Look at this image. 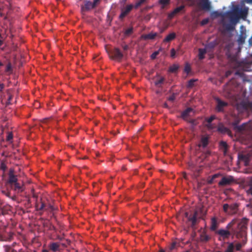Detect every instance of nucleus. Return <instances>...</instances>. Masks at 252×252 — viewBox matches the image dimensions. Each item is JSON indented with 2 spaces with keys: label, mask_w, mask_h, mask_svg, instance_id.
<instances>
[{
  "label": "nucleus",
  "mask_w": 252,
  "mask_h": 252,
  "mask_svg": "<svg viewBox=\"0 0 252 252\" xmlns=\"http://www.w3.org/2000/svg\"><path fill=\"white\" fill-rule=\"evenodd\" d=\"M237 220L233 219L226 226V229H220L216 231V234L219 235L218 240L220 241H224L228 239L231 234L235 235L237 238L243 237L246 235L247 229V220L244 219L238 223L236 228L233 225L236 222Z\"/></svg>",
  "instance_id": "f257e3e1"
},
{
  "label": "nucleus",
  "mask_w": 252,
  "mask_h": 252,
  "mask_svg": "<svg viewBox=\"0 0 252 252\" xmlns=\"http://www.w3.org/2000/svg\"><path fill=\"white\" fill-rule=\"evenodd\" d=\"M249 8L244 7L240 8L238 5H233L232 11L226 12L227 16L237 23L240 18L245 19L248 15Z\"/></svg>",
  "instance_id": "f03ea898"
},
{
  "label": "nucleus",
  "mask_w": 252,
  "mask_h": 252,
  "mask_svg": "<svg viewBox=\"0 0 252 252\" xmlns=\"http://www.w3.org/2000/svg\"><path fill=\"white\" fill-rule=\"evenodd\" d=\"M202 165H197L196 163L190 161L188 163V169L191 171V175L197 178L202 169Z\"/></svg>",
  "instance_id": "7ed1b4c3"
},
{
  "label": "nucleus",
  "mask_w": 252,
  "mask_h": 252,
  "mask_svg": "<svg viewBox=\"0 0 252 252\" xmlns=\"http://www.w3.org/2000/svg\"><path fill=\"white\" fill-rule=\"evenodd\" d=\"M239 205L236 203H233L230 205L224 204L223 205V210L229 215H234L236 214L238 211Z\"/></svg>",
  "instance_id": "20e7f679"
},
{
  "label": "nucleus",
  "mask_w": 252,
  "mask_h": 252,
  "mask_svg": "<svg viewBox=\"0 0 252 252\" xmlns=\"http://www.w3.org/2000/svg\"><path fill=\"white\" fill-rule=\"evenodd\" d=\"M100 0H94L93 2L86 0L84 1V4L81 6L82 12L88 11L96 7L99 3Z\"/></svg>",
  "instance_id": "39448f33"
},
{
  "label": "nucleus",
  "mask_w": 252,
  "mask_h": 252,
  "mask_svg": "<svg viewBox=\"0 0 252 252\" xmlns=\"http://www.w3.org/2000/svg\"><path fill=\"white\" fill-rule=\"evenodd\" d=\"M110 57L111 59L121 61L123 58V54L118 48H114L109 53Z\"/></svg>",
  "instance_id": "423d86ee"
},
{
  "label": "nucleus",
  "mask_w": 252,
  "mask_h": 252,
  "mask_svg": "<svg viewBox=\"0 0 252 252\" xmlns=\"http://www.w3.org/2000/svg\"><path fill=\"white\" fill-rule=\"evenodd\" d=\"M209 143V136L208 135H203L201 136L198 147L203 149H206Z\"/></svg>",
  "instance_id": "0eeeda50"
},
{
  "label": "nucleus",
  "mask_w": 252,
  "mask_h": 252,
  "mask_svg": "<svg viewBox=\"0 0 252 252\" xmlns=\"http://www.w3.org/2000/svg\"><path fill=\"white\" fill-rule=\"evenodd\" d=\"M234 182V179L233 176H224L223 177L219 182V185L220 186H226L231 184Z\"/></svg>",
  "instance_id": "6e6552de"
},
{
  "label": "nucleus",
  "mask_w": 252,
  "mask_h": 252,
  "mask_svg": "<svg viewBox=\"0 0 252 252\" xmlns=\"http://www.w3.org/2000/svg\"><path fill=\"white\" fill-rule=\"evenodd\" d=\"M230 23H226L224 20H222L221 24H222L223 27L225 31L226 32H231L235 30V26L237 23H235L234 21H233L232 19H230Z\"/></svg>",
  "instance_id": "1a4fd4ad"
},
{
  "label": "nucleus",
  "mask_w": 252,
  "mask_h": 252,
  "mask_svg": "<svg viewBox=\"0 0 252 252\" xmlns=\"http://www.w3.org/2000/svg\"><path fill=\"white\" fill-rule=\"evenodd\" d=\"M133 7V5L129 4L127 5L125 8L122 9L119 17V19L121 20H123L124 18L129 13Z\"/></svg>",
  "instance_id": "9d476101"
},
{
  "label": "nucleus",
  "mask_w": 252,
  "mask_h": 252,
  "mask_svg": "<svg viewBox=\"0 0 252 252\" xmlns=\"http://www.w3.org/2000/svg\"><path fill=\"white\" fill-rule=\"evenodd\" d=\"M217 102L216 110L219 112L223 111L224 108L228 105V103L221 100L219 98H216Z\"/></svg>",
  "instance_id": "9b49d317"
},
{
  "label": "nucleus",
  "mask_w": 252,
  "mask_h": 252,
  "mask_svg": "<svg viewBox=\"0 0 252 252\" xmlns=\"http://www.w3.org/2000/svg\"><path fill=\"white\" fill-rule=\"evenodd\" d=\"M240 34L239 36L238 42L239 44H243L244 43L246 38V31L243 25L240 27Z\"/></svg>",
  "instance_id": "f8f14e48"
},
{
  "label": "nucleus",
  "mask_w": 252,
  "mask_h": 252,
  "mask_svg": "<svg viewBox=\"0 0 252 252\" xmlns=\"http://www.w3.org/2000/svg\"><path fill=\"white\" fill-rule=\"evenodd\" d=\"M199 6L202 9L209 11L211 9V2L209 0H200L199 3Z\"/></svg>",
  "instance_id": "ddd939ff"
},
{
  "label": "nucleus",
  "mask_w": 252,
  "mask_h": 252,
  "mask_svg": "<svg viewBox=\"0 0 252 252\" xmlns=\"http://www.w3.org/2000/svg\"><path fill=\"white\" fill-rule=\"evenodd\" d=\"M185 8L184 5H181L179 7H176L174 10L168 15V18L169 19H172L176 15L178 14L182 11L184 10Z\"/></svg>",
  "instance_id": "4468645a"
},
{
  "label": "nucleus",
  "mask_w": 252,
  "mask_h": 252,
  "mask_svg": "<svg viewBox=\"0 0 252 252\" xmlns=\"http://www.w3.org/2000/svg\"><path fill=\"white\" fill-rule=\"evenodd\" d=\"M158 36V34L157 32H151L148 34H142L141 36V38L143 40H153L157 36Z\"/></svg>",
  "instance_id": "2eb2a0df"
},
{
  "label": "nucleus",
  "mask_w": 252,
  "mask_h": 252,
  "mask_svg": "<svg viewBox=\"0 0 252 252\" xmlns=\"http://www.w3.org/2000/svg\"><path fill=\"white\" fill-rule=\"evenodd\" d=\"M8 176H9V178H8V180L7 181V183L9 184H10L12 185L14 184V183H16V182H17L18 179L17 178V176L14 175L13 170L11 169L10 170L9 173L8 174Z\"/></svg>",
  "instance_id": "dca6fc26"
},
{
  "label": "nucleus",
  "mask_w": 252,
  "mask_h": 252,
  "mask_svg": "<svg viewBox=\"0 0 252 252\" xmlns=\"http://www.w3.org/2000/svg\"><path fill=\"white\" fill-rule=\"evenodd\" d=\"M251 155L249 154H239L238 158L245 162V165H247L250 160Z\"/></svg>",
  "instance_id": "f3484780"
},
{
  "label": "nucleus",
  "mask_w": 252,
  "mask_h": 252,
  "mask_svg": "<svg viewBox=\"0 0 252 252\" xmlns=\"http://www.w3.org/2000/svg\"><path fill=\"white\" fill-rule=\"evenodd\" d=\"M218 224L217 219L215 217L212 218L211 219V224L210 226L211 230L215 231V233H216V231L218 230L217 229L218 227Z\"/></svg>",
  "instance_id": "a211bd4d"
},
{
  "label": "nucleus",
  "mask_w": 252,
  "mask_h": 252,
  "mask_svg": "<svg viewBox=\"0 0 252 252\" xmlns=\"http://www.w3.org/2000/svg\"><path fill=\"white\" fill-rule=\"evenodd\" d=\"M49 249L53 252H56L59 251L60 244L56 242L51 243L49 246Z\"/></svg>",
  "instance_id": "6ab92c4d"
},
{
  "label": "nucleus",
  "mask_w": 252,
  "mask_h": 252,
  "mask_svg": "<svg viewBox=\"0 0 252 252\" xmlns=\"http://www.w3.org/2000/svg\"><path fill=\"white\" fill-rule=\"evenodd\" d=\"M165 81V78L163 77H160L158 78H157L154 83L155 85L158 88H161L162 87V85L163 84L164 82Z\"/></svg>",
  "instance_id": "aec40b11"
},
{
  "label": "nucleus",
  "mask_w": 252,
  "mask_h": 252,
  "mask_svg": "<svg viewBox=\"0 0 252 252\" xmlns=\"http://www.w3.org/2000/svg\"><path fill=\"white\" fill-rule=\"evenodd\" d=\"M13 185H14V188L13 189L15 191H17L18 192H22L24 190L23 186L21 185L20 183H18L17 182H16V183H14Z\"/></svg>",
  "instance_id": "412c9836"
},
{
  "label": "nucleus",
  "mask_w": 252,
  "mask_h": 252,
  "mask_svg": "<svg viewBox=\"0 0 252 252\" xmlns=\"http://www.w3.org/2000/svg\"><path fill=\"white\" fill-rule=\"evenodd\" d=\"M193 111V109L189 107L187 108L185 110L182 112L181 114V118L184 120H186L187 117L189 116V113Z\"/></svg>",
  "instance_id": "4be33fe9"
},
{
  "label": "nucleus",
  "mask_w": 252,
  "mask_h": 252,
  "mask_svg": "<svg viewBox=\"0 0 252 252\" xmlns=\"http://www.w3.org/2000/svg\"><path fill=\"white\" fill-rule=\"evenodd\" d=\"M176 37V33L171 32L169 33L163 40L164 42H169L174 39Z\"/></svg>",
  "instance_id": "5701e85b"
},
{
  "label": "nucleus",
  "mask_w": 252,
  "mask_h": 252,
  "mask_svg": "<svg viewBox=\"0 0 252 252\" xmlns=\"http://www.w3.org/2000/svg\"><path fill=\"white\" fill-rule=\"evenodd\" d=\"M217 130L221 133H226L229 131V129L222 124H220L218 126Z\"/></svg>",
  "instance_id": "b1692460"
},
{
  "label": "nucleus",
  "mask_w": 252,
  "mask_h": 252,
  "mask_svg": "<svg viewBox=\"0 0 252 252\" xmlns=\"http://www.w3.org/2000/svg\"><path fill=\"white\" fill-rule=\"evenodd\" d=\"M198 58L200 60H203L205 56V54L206 53V50L205 49L199 48L198 50Z\"/></svg>",
  "instance_id": "393cba45"
},
{
  "label": "nucleus",
  "mask_w": 252,
  "mask_h": 252,
  "mask_svg": "<svg viewBox=\"0 0 252 252\" xmlns=\"http://www.w3.org/2000/svg\"><path fill=\"white\" fill-rule=\"evenodd\" d=\"M220 146L221 147V148L223 149L224 154H226L228 149V145L226 142L222 141L220 142Z\"/></svg>",
  "instance_id": "a878e982"
},
{
  "label": "nucleus",
  "mask_w": 252,
  "mask_h": 252,
  "mask_svg": "<svg viewBox=\"0 0 252 252\" xmlns=\"http://www.w3.org/2000/svg\"><path fill=\"white\" fill-rule=\"evenodd\" d=\"M179 67V66L178 65L174 64L169 67L168 71L170 72L174 73L178 70Z\"/></svg>",
  "instance_id": "bb28decb"
},
{
  "label": "nucleus",
  "mask_w": 252,
  "mask_h": 252,
  "mask_svg": "<svg viewBox=\"0 0 252 252\" xmlns=\"http://www.w3.org/2000/svg\"><path fill=\"white\" fill-rule=\"evenodd\" d=\"M159 3L161 5V8L163 9L170 3V0H159Z\"/></svg>",
  "instance_id": "cd10ccee"
},
{
  "label": "nucleus",
  "mask_w": 252,
  "mask_h": 252,
  "mask_svg": "<svg viewBox=\"0 0 252 252\" xmlns=\"http://www.w3.org/2000/svg\"><path fill=\"white\" fill-rule=\"evenodd\" d=\"M234 245L233 243H228V246L224 252H233L234 250Z\"/></svg>",
  "instance_id": "c85d7f7f"
},
{
  "label": "nucleus",
  "mask_w": 252,
  "mask_h": 252,
  "mask_svg": "<svg viewBox=\"0 0 252 252\" xmlns=\"http://www.w3.org/2000/svg\"><path fill=\"white\" fill-rule=\"evenodd\" d=\"M188 220L191 222L192 226H194L196 224L197 218L195 216H189L188 218Z\"/></svg>",
  "instance_id": "c756f323"
},
{
  "label": "nucleus",
  "mask_w": 252,
  "mask_h": 252,
  "mask_svg": "<svg viewBox=\"0 0 252 252\" xmlns=\"http://www.w3.org/2000/svg\"><path fill=\"white\" fill-rule=\"evenodd\" d=\"M133 32V28L132 27H131L125 30L124 32V34L126 36H129L131 35Z\"/></svg>",
  "instance_id": "7c9ffc66"
},
{
  "label": "nucleus",
  "mask_w": 252,
  "mask_h": 252,
  "mask_svg": "<svg viewBox=\"0 0 252 252\" xmlns=\"http://www.w3.org/2000/svg\"><path fill=\"white\" fill-rule=\"evenodd\" d=\"M35 207L36 208V210H38V211L43 210L44 209L45 210L46 205H45V204L44 203H43V202H41V205L40 206H39L38 204H36L35 205Z\"/></svg>",
  "instance_id": "2f4dec72"
},
{
  "label": "nucleus",
  "mask_w": 252,
  "mask_h": 252,
  "mask_svg": "<svg viewBox=\"0 0 252 252\" xmlns=\"http://www.w3.org/2000/svg\"><path fill=\"white\" fill-rule=\"evenodd\" d=\"M200 239L201 241L207 242L210 240V237L206 234H203L201 235Z\"/></svg>",
  "instance_id": "473e14b6"
},
{
  "label": "nucleus",
  "mask_w": 252,
  "mask_h": 252,
  "mask_svg": "<svg viewBox=\"0 0 252 252\" xmlns=\"http://www.w3.org/2000/svg\"><path fill=\"white\" fill-rule=\"evenodd\" d=\"M147 0H138L136 1L135 5H133L135 8H137L140 6L142 4L145 3Z\"/></svg>",
  "instance_id": "72a5a7b5"
},
{
  "label": "nucleus",
  "mask_w": 252,
  "mask_h": 252,
  "mask_svg": "<svg viewBox=\"0 0 252 252\" xmlns=\"http://www.w3.org/2000/svg\"><path fill=\"white\" fill-rule=\"evenodd\" d=\"M196 81H197V79H194L189 80L188 82L187 87L189 88L193 87L194 86V82H195Z\"/></svg>",
  "instance_id": "f704fd0d"
},
{
  "label": "nucleus",
  "mask_w": 252,
  "mask_h": 252,
  "mask_svg": "<svg viewBox=\"0 0 252 252\" xmlns=\"http://www.w3.org/2000/svg\"><path fill=\"white\" fill-rule=\"evenodd\" d=\"M178 243L176 242H173L171 243V244L169 247V252H170L174 249H175L178 245Z\"/></svg>",
  "instance_id": "c9c22d12"
},
{
  "label": "nucleus",
  "mask_w": 252,
  "mask_h": 252,
  "mask_svg": "<svg viewBox=\"0 0 252 252\" xmlns=\"http://www.w3.org/2000/svg\"><path fill=\"white\" fill-rule=\"evenodd\" d=\"M5 71L6 72H8V73L12 72V67L11 63L10 62H9L7 63V64L6 65Z\"/></svg>",
  "instance_id": "e433bc0d"
},
{
  "label": "nucleus",
  "mask_w": 252,
  "mask_h": 252,
  "mask_svg": "<svg viewBox=\"0 0 252 252\" xmlns=\"http://www.w3.org/2000/svg\"><path fill=\"white\" fill-rule=\"evenodd\" d=\"M55 208L50 204H49L45 208V211H49L50 212H53L54 210H55Z\"/></svg>",
  "instance_id": "4c0bfd02"
},
{
  "label": "nucleus",
  "mask_w": 252,
  "mask_h": 252,
  "mask_svg": "<svg viewBox=\"0 0 252 252\" xmlns=\"http://www.w3.org/2000/svg\"><path fill=\"white\" fill-rule=\"evenodd\" d=\"M214 14L217 16V17H224L225 16H227L226 12L225 13H222V12H219L218 11H215L214 12Z\"/></svg>",
  "instance_id": "58836bf2"
},
{
  "label": "nucleus",
  "mask_w": 252,
  "mask_h": 252,
  "mask_svg": "<svg viewBox=\"0 0 252 252\" xmlns=\"http://www.w3.org/2000/svg\"><path fill=\"white\" fill-rule=\"evenodd\" d=\"M0 168L3 171H5L6 170V169L7 168V166H6V164L5 163L4 161H1Z\"/></svg>",
  "instance_id": "ea45409f"
},
{
  "label": "nucleus",
  "mask_w": 252,
  "mask_h": 252,
  "mask_svg": "<svg viewBox=\"0 0 252 252\" xmlns=\"http://www.w3.org/2000/svg\"><path fill=\"white\" fill-rule=\"evenodd\" d=\"M7 214V211L4 209L3 207L0 208V215L5 216Z\"/></svg>",
  "instance_id": "a19ab883"
},
{
  "label": "nucleus",
  "mask_w": 252,
  "mask_h": 252,
  "mask_svg": "<svg viewBox=\"0 0 252 252\" xmlns=\"http://www.w3.org/2000/svg\"><path fill=\"white\" fill-rule=\"evenodd\" d=\"M191 70V68H190V67L189 66V65L188 63H187L185 66V68H184V71L185 72H186L187 73H189L190 72Z\"/></svg>",
  "instance_id": "79ce46f5"
},
{
  "label": "nucleus",
  "mask_w": 252,
  "mask_h": 252,
  "mask_svg": "<svg viewBox=\"0 0 252 252\" xmlns=\"http://www.w3.org/2000/svg\"><path fill=\"white\" fill-rule=\"evenodd\" d=\"M13 139V134L12 132H9L6 137V141H11Z\"/></svg>",
  "instance_id": "37998d69"
},
{
  "label": "nucleus",
  "mask_w": 252,
  "mask_h": 252,
  "mask_svg": "<svg viewBox=\"0 0 252 252\" xmlns=\"http://www.w3.org/2000/svg\"><path fill=\"white\" fill-rule=\"evenodd\" d=\"M210 155V152L208 150L204 152L202 154L203 158H207Z\"/></svg>",
  "instance_id": "c03bdc74"
},
{
  "label": "nucleus",
  "mask_w": 252,
  "mask_h": 252,
  "mask_svg": "<svg viewBox=\"0 0 252 252\" xmlns=\"http://www.w3.org/2000/svg\"><path fill=\"white\" fill-rule=\"evenodd\" d=\"M206 127L208 129L212 130L215 127L213 124L212 123H207L206 125Z\"/></svg>",
  "instance_id": "a18cd8bd"
},
{
  "label": "nucleus",
  "mask_w": 252,
  "mask_h": 252,
  "mask_svg": "<svg viewBox=\"0 0 252 252\" xmlns=\"http://www.w3.org/2000/svg\"><path fill=\"white\" fill-rule=\"evenodd\" d=\"M176 98V94H173L171 95H170L168 98V100L169 101H173Z\"/></svg>",
  "instance_id": "49530a36"
},
{
  "label": "nucleus",
  "mask_w": 252,
  "mask_h": 252,
  "mask_svg": "<svg viewBox=\"0 0 252 252\" xmlns=\"http://www.w3.org/2000/svg\"><path fill=\"white\" fill-rule=\"evenodd\" d=\"M215 119V117L214 116H211L210 118H208L206 120V122L207 123H212V121Z\"/></svg>",
  "instance_id": "de8ad7c7"
},
{
  "label": "nucleus",
  "mask_w": 252,
  "mask_h": 252,
  "mask_svg": "<svg viewBox=\"0 0 252 252\" xmlns=\"http://www.w3.org/2000/svg\"><path fill=\"white\" fill-rule=\"evenodd\" d=\"M3 249H4L5 252H10V251L11 250L12 248L9 246L5 245V246H3Z\"/></svg>",
  "instance_id": "09e8293b"
},
{
  "label": "nucleus",
  "mask_w": 252,
  "mask_h": 252,
  "mask_svg": "<svg viewBox=\"0 0 252 252\" xmlns=\"http://www.w3.org/2000/svg\"><path fill=\"white\" fill-rule=\"evenodd\" d=\"M215 46H216V43L211 42H209L207 44V47L208 48H213L215 47Z\"/></svg>",
  "instance_id": "8fccbe9b"
},
{
  "label": "nucleus",
  "mask_w": 252,
  "mask_h": 252,
  "mask_svg": "<svg viewBox=\"0 0 252 252\" xmlns=\"http://www.w3.org/2000/svg\"><path fill=\"white\" fill-rule=\"evenodd\" d=\"M4 40V38L1 35L0 33V48L3 45Z\"/></svg>",
  "instance_id": "3c124183"
},
{
  "label": "nucleus",
  "mask_w": 252,
  "mask_h": 252,
  "mask_svg": "<svg viewBox=\"0 0 252 252\" xmlns=\"http://www.w3.org/2000/svg\"><path fill=\"white\" fill-rule=\"evenodd\" d=\"M175 54H176V51L174 49H172L171 50V58H174L175 57Z\"/></svg>",
  "instance_id": "603ef678"
},
{
  "label": "nucleus",
  "mask_w": 252,
  "mask_h": 252,
  "mask_svg": "<svg viewBox=\"0 0 252 252\" xmlns=\"http://www.w3.org/2000/svg\"><path fill=\"white\" fill-rule=\"evenodd\" d=\"M158 54V51H156V52H154L151 55V58L152 59H155Z\"/></svg>",
  "instance_id": "864d4df0"
},
{
  "label": "nucleus",
  "mask_w": 252,
  "mask_h": 252,
  "mask_svg": "<svg viewBox=\"0 0 252 252\" xmlns=\"http://www.w3.org/2000/svg\"><path fill=\"white\" fill-rule=\"evenodd\" d=\"M242 244H240V243H238V244H237L236 245V247H236V250L237 251H240V249H241V248H242Z\"/></svg>",
  "instance_id": "5fc2aeb1"
},
{
  "label": "nucleus",
  "mask_w": 252,
  "mask_h": 252,
  "mask_svg": "<svg viewBox=\"0 0 252 252\" xmlns=\"http://www.w3.org/2000/svg\"><path fill=\"white\" fill-rule=\"evenodd\" d=\"M122 47L123 49L124 50V51H127L129 48L128 46L126 44L122 45Z\"/></svg>",
  "instance_id": "6e6d98bb"
},
{
  "label": "nucleus",
  "mask_w": 252,
  "mask_h": 252,
  "mask_svg": "<svg viewBox=\"0 0 252 252\" xmlns=\"http://www.w3.org/2000/svg\"><path fill=\"white\" fill-rule=\"evenodd\" d=\"M231 73H232V72H231V71H230V70L227 71L225 72V76H226V77H228L229 75H231Z\"/></svg>",
  "instance_id": "4d7b16f0"
},
{
  "label": "nucleus",
  "mask_w": 252,
  "mask_h": 252,
  "mask_svg": "<svg viewBox=\"0 0 252 252\" xmlns=\"http://www.w3.org/2000/svg\"><path fill=\"white\" fill-rule=\"evenodd\" d=\"M208 22V19H204L202 21L201 24H202V25H205V24H206Z\"/></svg>",
  "instance_id": "13d9d810"
},
{
  "label": "nucleus",
  "mask_w": 252,
  "mask_h": 252,
  "mask_svg": "<svg viewBox=\"0 0 252 252\" xmlns=\"http://www.w3.org/2000/svg\"><path fill=\"white\" fill-rule=\"evenodd\" d=\"M189 123H191V124L193 125H196V121L195 120H193V119L190 120L189 121Z\"/></svg>",
  "instance_id": "bf43d9fd"
},
{
  "label": "nucleus",
  "mask_w": 252,
  "mask_h": 252,
  "mask_svg": "<svg viewBox=\"0 0 252 252\" xmlns=\"http://www.w3.org/2000/svg\"><path fill=\"white\" fill-rule=\"evenodd\" d=\"M4 88V85L2 83H0V91L2 92Z\"/></svg>",
  "instance_id": "052dcab7"
},
{
  "label": "nucleus",
  "mask_w": 252,
  "mask_h": 252,
  "mask_svg": "<svg viewBox=\"0 0 252 252\" xmlns=\"http://www.w3.org/2000/svg\"><path fill=\"white\" fill-rule=\"evenodd\" d=\"M244 129V126L243 125L240 126L238 127V129L240 130H243Z\"/></svg>",
  "instance_id": "680f3d73"
},
{
  "label": "nucleus",
  "mask_w": 252,
  "mask_h": 252,
  "mask_svg": "<svg viewBox=\"0 0 252 252\" xmlns=\"http://www.w3.org/2000/svg\"><path fill=\"white\" fill-rule=\"evenodd\" d=\"M193 216H195L196 218H197V216H198V212L197 211H195L194 213V214L193 215Z\"/></svg>",
  "instance_id": "e2e57ef3"
},
{
  "label": "nucleus",
  "mask_w": 252,
  "mask_h": 252,
  "mask_svg": "<svg viewBox=\"0 0 252 252\" xmlns=\"http://www.w3.org/2000/svg\"><path fill=\"white\" fill-rule=\"evenodd\" d=\"M12 98V96L11 95H9L8 96V100L9 101H10L11 100Z\"/></svg>",
  "instance_id": "0e129e2a"
},
{
  "label": "nucleus",
  "mask_w": 252,
  "mask_h": 252,
  "mask_svg": "<svg viewBox=\"0 0 252 252\" xmlns=\"http://www.w3.org/2000/svg\"><path fill=\"white\" fill-rule=\"evenodd\" d=\"M246 1L248 3L252 4V0H246Z\"/></svg>",
  "instance_id": "69168bd1"
},
{
  "label": "nucleus",
  "mask_w": 252,
  "mask_h": 252,
  "mask_svg": "<svg viewBox=\"0 0 252 252\" xmlns=\"http://www.w3.org/2000/svg\"><path fill=\"white\" fill-rule=\"evenodd\" d=\"M163 107L165 108H168V105L166 102H165L163 104Z\"/></svg>",
  "instance_id": "338daca9"
},
{
  "label": "nucleus",
  "mask_w": 252,
  "mask_h": 252,
  "mask_svg": "<svg viewBox=\"0 0 252 252\" xmlns=\"http://www.w3.org/2000/svg\"><path fill=\"white\" fill-rule=\"evenodd\" d=\"M17 252L16 250L13 249L12 248L11 249V250L10 251V252Z\"/></svg>",
  "instance_id": "774afa93"
}]
</instances>
